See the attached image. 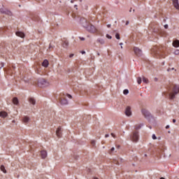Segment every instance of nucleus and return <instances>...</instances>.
Masks as SVG:
<instances>
[{
    "label": "nucleus",
    "instance_id": "f257e3e1",
    "mask_svg": "<svg viewBox=\"0 0 179 179\" xmlns=\"http://www.w3.org/2000/svg\"><path fill=\"white\" fill-rule=\"evenodd\" d=\"M80 23L83 24V27H85V29L89 31V33L94 34L96 31H97V29H96V27H94L93 24H90L87 25V20L86 19H81Z\"/></svg>",
    "mask_w": 179,
    "mask_h": 179
},
{
    "label": "nucleus",
    "instance_id": "f03ea898",
    "mask_svg": "<svg viewBox=\"0 0 179 179\" xmlns=\"http://www.w3.org/2000/svg\"><path fill=\"white\" fill-rule=\"evenodd\" d=\"M179 93V85H173V88L172 92L169 93V99L170 100H174L176 99V95Z\"/></svg>",
    "mask_w": 179,
    "mask_h": 179
},
{
    "label": "nucleus",
    "instance_id": "7ed1b4c3",
    "mask_svg": "<svg viewBox=\"0 0 179 179\" xmlns=\"http://www.w3.org/2000/svg\"><path fill=\"white\" fill-rule=\"evenodd\" d=\"M130 141L134 142V143H136L138 141H139V131L134 130L131 136H130Z\"/></svg>",
    "mask_w": 179,
    "mask_h": 179
},
{
    "label": "nucleus",
    "instance_id": "20e7f679",
    "mask_svg": "<svg viewBox=\"0 0 179 179\" xmlns=\"http://www.w3.org/2000/svg\"><path fill=\"white\" fill-rule=\"evenodd\" d=\"M49 83L44 78H40L38 80V86L40 87H46V86H48Z\"/></svg>",
    "mask_w": 179,
    "mask_h": 179
},
{
    "label": "nucleus",
    "instance_id": "39448f33",
    "mask_svg": "<svg viewBox=\"0 0 179 179\" xmlns=\"http://www.w3.org/2000/svg\"><path fill=\"white\" fill-rule=\"evenodd\" d=\"M152 52H155L157 58H159V59L166 58V57H164V53H163L162 50H158L157 52H155V49H152Z\"/></svg>",
    "mask_w": 179,
    "mask_h": 179
},
{
    "label": "nucleus",
    "instance_id": "423d86ee",
    "mask_svg": "<svg viewBox=\"0 0 179 179\" xmlns=\"http://www.w3.org/2000/svg\"><path fill=\"white\" fill-rule=\"evenodd\" d=\"M141 113L145 118H150V117H152V114H150V112H149V110L146 109H142Z\"/></svg>",
    "mask_w": 179,
    "mask_h": 179
},
{
    "label": "nucleus",
    "instance_id": "0eeeda50",
    "mask_svg": "<svg viewBox=\"0 0 179 179\" xmlns=\"http://www.w3.org/2000/svg\"><path fill=\"white\" fill-rule=\"evenodd\" d=\"M124 113L127 117H131V115H132V110H131V106H127L125 108Z\"/></svg>",
    "mask_w": 179,
    "mask_h": 179
},
{
    "label": "nucleus",
    "instance_id": "6e6552de",
    "mask_svg": "<svg viewBox=\"0 0 179 179\" xmlns=\"http://www.w3.org/2000/svg\"><path fill=\"white\" fill-rule=\"evenodd\" d=\"M0 12L3 15H7L8 16H12V12L9 11L7 9H0Z\"/></svg>",
    "mask_w": 179,
    "mask_h": 179
},
{
    "label": "nucleus",
    "instance_id": "1a4fd4ad",
    "mask_svg": "<svg viewBox=\"0 0 179 179\" xmlns=\"http://www.w3.org/2000/svg\"><path fill=\"white\" fill-rule=\"evenodd\" d=\"M59 103H60V104H62V106H66L69 103L68 99L66 98L61 97V98H59Z\"/></svg>",
    "mask_w": 179,
    "mask_h": 179
},
{
    "label": "nucleus",
    "instance_id": "9d476101",
    "mask_svg": "<svg viewBox=\"0 0 179 179\" xmlns=\"http://www.w3.org/2000/svg\"><path fill=\"white\" fill-rule=\"evenodd\" d=\"M134 51L136 55H137L138 57H141V55H142V50L138 48H134Z\"/></svg>",
    "mask_w": 179,
    "mask_h": 179
},
{
    "label": "nucleus",
    "instance_id": "9b49d317",
    "mask_svg": "<svg viewBox=\"0 0 179 179\" xmlns=\"http://www.w3.org/2000/svg\"><path fill=\"white\" fill-rule=\"evenodd\" d=\"M56 135L58 138H61L62 136V128L59 127L56 131Z\"/></svg>",
    "mask_w": 179,
    "mask_h": 179
},
{
    "label": "nucleus",
    "instance_id": "f8f14e48",
    "mask_svg": "<svg viewBox=\"0 0 179 179\" xmlns=\"http://www.w3.org/2000/svg\"><path fill=\"white\" fill-rule=\"evenodd\" d=\"M173 5L176 9L179 10V3H178V0H173Z\"/></svg>",
    "mask_w": 179,
    "mask_h": 179
},
{
    "label": "nucleus",
    "instance_id": "ddd939ff",
    "mask_svg": "<svg viewBox=\"0 0 179 179\" xmlns=\"http://www.w3.org/2000/svg\"><path fill=\"white\" fill-rule=\"evenodd\" d=\"M15 34L16 36H17V37H20L21 38H24V33L22 31H17Z\"/></svg>",
    "mask_w": 179,
    "mask_h": 179
},
{
    "label": "nucleus",
    "instance_id": "4468645a",
    "mask_svg": "<svg viewBox=\"0 0 179 179\" xmlns=\"http://www.w3.org/2000/svg\"><path fill=\"white\" fill-rule=\"evenodd\" d=\"M47 152L45 150L41 151V159H45L47 157Z\"/></svg>",
    "mask_w": 179,
    "mask_h": 179
},
{
    "label": "nucleus",
    "instance_id": "2eb2a0df",
    "mask_svg": "<svg viewBox=\"0 0 179 179\" xmlns=\"http://www.w3.org/2000/svg\"><path fill=\"white\" fill-rule=\"evenodd\" d=\"M173 46L175 47V48H178L179 47V41L178 40H175L173 41Z\"/></svg>",
    "mask_w": 179,
    "mask_h": 179
},
{
    "label": "nucleus",
    "instance_id": "dca6fc26",
    "mask_svg": "<svg viewBox=\"0 0 179 179\" xmlns=\"http://www.w3.org/2000/svg\"><path fill=\"white\" fill-rule=\"evenodd\" d=\"M0 117H1V118H6V117H8V113L5 111L0 112Z\"/></svg>",
    "mask_w": 179,
    "mask_h": 179
},
{
    "label": "nucleus",
    "instance_id": "f3484780",
    "mask_svg": "<svg viewBox=\"0 0 179 179\" xmlns=\"http://www.w3.org/2000/svg\"><path fill=\"white\" fill-rule=\"evenodd\" d=\"M29 102L32 104V106H36V99L34 98H29Z\"/></svg>",
    "mask_w": 179,
    "mask_h": 179
},
{
    "label": "nucleus",
    "instance_id": "a211bd4d",
    "mask_svg": "<svg viewBox=\"0 0 179 179\" xmlns=\"http://www.w3.org/2000/svg\"><path fill=\"white\" fill-rule=\"evenodd\" d=\"M13 103L15 106H17V104H19V99H17V97H14L13 99Z\"/></svg>",
    "mask_w": 179,
    "mask_h": 179
},
{
    "label": "nucleus",
    "instance_id": "6ab92c4d",
    "mask_svg": "<svg viewBox=\"0 0 179 179\" xmlns=\"http://www.w3.org/2000/svg\"><path fill=\"white\" fill-rule=\"evenodd\" d=\"M48 65H49V63H48V60L47 59H45L42 63V66H43L45 68H47Z\"/></svg>",
    "mask_w": 179,
    "mask_h": 179
},
{
    "label": "nucleus",
    "instance_id": "aec40b11",
    "mask_svg": "<svg viewBox=\"0 0 179 179\" xmlns=\"http://www.w3.org/2000/svg\"><path fill=\"white\" fill-rule=\"evenodd\" d=\"M29 120L30 118H29V117L27 116H25L22 120L24 124H27V122H29Z\"/></svg>",
    "mask_w": 179,
    "mask_h": 179
},
{
    "label": "nucleus",
    "instance_id": "412c9836",
    "mask_svg": "<svg viewBox=\"0 0 179 179\" xmlns=\"http://www.w3.org/2000/svg\"><path fill=\"white\" fill-rule=\"evenodd\" d=\"M64 48H68L69 45V42H68V41H65L63 44H62Z\"/></svg>",
    "mask_w": 179,
    "mask_h": 179
},
{
    "label": "nucleus",
    "instance_id": "4be33fe9",
    "mask_svg": "<svg viewBox=\"0 0 179 179\" xmlns=\"http://www.w3.org/2000/svg\"><path fill=\"white\" fill-rule=\"evenodd\" d=\"M142 127H143V124H136L135 126L136 131H138V129H141L142 128Z\"/></svg>",
    "mask_w": 179,
    "mask_h": 179
},
{
    "label": "nucleus",
    "instance_id": "5701e85b",
    "mask_svg": "<svg viewBox=\"0 0 179 179\" xmlns=\"http://www.w3.org/2000/svg\"><path fill=\"white\" fill-rule=\"evenodd\" d=\"M96 41L97 43H99V44H102V45L106 43V41L103 38H98Z\"/></svg>",
    "mask_w": 179,
    "mask_h": 179
},
{
    "label": "nucleus",
    "instance_id": "b1692460",
    "mask_svg": "<svg viewBox=\"0 0 179 179\" xmlns=\"http://www.w3.org/2000/svg\"><path fill=\"white\" fill-rule=\"evenodd\" d=\"M0 170L4 173V174H6V169H5V166L1 165L0 167Z\"/></svg>",
    "mask_w": 179,
    "mask_h": 179
},
{
    "label": "nucleus",
    "instance_id": "393cba45",
    "mask_svg": "<svg viewBox=\"0 0 179 179\" xmlns=\"http://www.w3.org/2000/svg\"><path fill=\"white\" fill-rule=\"evenodd\" d=\"M61 97H64V96H66L69 99H72V95L69 94H60Z\"/></svg>",
    "mask_w": 179,
    "mask_h": 179
},
{
    "label": "nucleus",
    "instance_id": "a878e982",
    "mask_svg": "<svg viewBox=\"0 0 179 179\" xmlns=\"http://www.w3.org/2000/svg\"><path fill=\"white\" fill-rule=\"evenodd\" d=\"M143 82L144 83H149V80L145 77H143Z\"/></svg>",
    "mask_w": 179,
    "mask_h": 179
},
{
    "label": "nucleus",
    "instance_id": "bb28decb",
    "mask_svg": "<svg viewBox=\"0 0 179 179\" xmlns=\"http://www.w3.org/2000/svg\"><path fill=\"white\" fill-rule=\"evenodd\" d=\"M137 83H138V85H141V83H142V78H141V77H138V78H137Z\"/></svg>",
    "mask_w": 179,
    "mask_h": 179
},
{
    "label": "nucleus",
    "instance_id": "cd10ccee",
    "mask_svg": "<svg viewBox=\"0 0 179 179\" xmlns=\"http://www.w3.org/2000/svg\"><path fill=\"white\" fill-rule=\"evenodd\" d=\"M128 93H129V91L128 90H124L123 91V94L127 95V94H128Z\"/></svg>",
    "mask_w": 179,
    "mask_h": 179
},
{
    "label": "nucleus",
    "instance_id": "c85d7f7f",
    "mask_svg": "<svg viewBox=\"0 0 179 179\" xmlns=\"http://www.w3.org/2000/svg\"><path fill=\"white\" fill-rule=\"evenodd\" d=\"M115 38H117V40H120V38H121L120 37V34H115Z\"/></svg>",
    "mask_w": 179,
    "mask_h": 179
},
{
    "label": "nucleus",
    "instance_id": "c756f323",
    "mask_svg": "<svg viewBox=\"0 0 179 179\" xmlns=\"http://www.w3.org/2000/svg\"><path fill=\"white\" fill-rule=\"evenodd\" d=\"M91 143H92V146H94V145H96V141L92 140V141H91Z\"/></svg>",
    "mask_w": 179,
    "mask_h": 179
},
{
    "label": "nucleus",
    "instance_id": "7c9ffc66",
    "mask_svg": "<svg viewBox=\"0 0 179 179\" xmlns=\"http://www.w3.org/2000/svg\"><path fill=\"white\" fill-rule=\"evenodd\" d=\"M106 38L111 40V38H113V37L111 36H110L109 34H106Z\"/></svg>",
    "mask_w": 179,
    "mask_h": 179
},
{
    "label": "nucleus",
    "instance_id": "2f4dec72",
    "mask_svg": "<svg viewBox=\"0 0 179 179\" xmlns=\"http://www.w3.org/2000/svg\"><path fill=\"white\" fill-rule=\"evenodd\" d=\"M175 55H179V50H176L174 52Z\"/></svg>",
    "mask_w": 179,
    "mask_h": 179
},
{
    "label": "nucleus",
    "instance_id": "473e14b6",
    "mask_svg": "<svg viewBox=\"0 0 179 179\" xmlns=\"http://www.w3.org/2000/svg\"><path fill=\"white\" fill-rule=\"evenodd\" d=\"M115 150V148L114 147H113L111 149H110V151L109 152V153H113V152H114Z\"/></svg>",
    "mask_w": 179,
    "mask_h": 179
},
{
    "label": "nucleus",
    "instance_id": "72a5a7b5",
    "mask_svg": "<svg viewBox=\"0 0 179 179\" xmlns=\"http://www.w3.org/2000/svg\"><path fill=\"white\" fill-rule=\"evenodd\" d=\"M152 139H154V140L157 139V137L156 135H155V134H152Z\"/></svg>",
    "mask_w": 179,
    "mask_h": 179
},
{
    "label": "nucleus",
    "instance_id": "f704fd0d",
    "mask_svg": "<svg viewBox=\"0 0 179 179\" xmlns=\"http://www.w3.org/2000/svg\"><path fill=\"white\" fill-rule=\"evenodd\" d=\"M80 40H81V41H85V38L84 37H79Z\"/></svg>",
    "mask_w": 179,
    "mask_h": 179
},
{
    "label": "nucleus",
    "instance_id": "c9c22d12",
    "mask_svg": "<svg viewBox=\"0 0 179 179\" xmlns=\"http://www.w3.org/2000/svg\"><path fill=\"white\" fill-rule=\"evenodd\" d=\"M164 28H165V29H169V25H168V24H165V25H164Z\"/></svg>",
    "mask_w": 179,
    "mask_h": 179
},
{
    "label": "nucleus",
    "instance_id": "e433bc0d",
    "mask_svg": "<svg viewBox=\"0 0 179 179\" xmlns=\"http://www.w3.org/2000/svg\"><path fill=\"white\" fill-rule=\"evenodd\" d=\"M111 136H113V138H115V134H113V133H111Z\"/></svg>",
    "mask_w": 179,
    "mask_h": 179
},
{
    "label": "nucleus",
    "instance_id": "4c0bfd02",
    "mask_svg": "<svg viewBox=\"0 0 179 179\" xmlns=\"http://www.w3.org/2000/svg\"><path fill=\"white\" fill-rule=\"evenodd\" d=\"M129 24V21L126 22V26H128Z\"/></svg>",
    "mask_w": 179,
    "mask_h": 179
},
{
    "label": "nucleus",
    "instance_id": "58836bf2",
    "mask_svg": "<svg viewBox=\"0 0 179 179\" xmlns=\"http://www.w3.org/2000/svg\"><path fill=\"white\" fill-rule=\"evenodd\" d=\"M169 128H170V125H166V129H169Z\"/></svg>",
    "mask_w": 179,
    "mask_h": 179
},
{
    "label": "nucleus",
    "instance_id": "ea45409f",
    "mask_svg": "<svg viewBox=\"0 0 179 179\" xmlns=\"http://www.w3.org/2000/svg\"><path fill=\"white\" fill-rule=\"evenodd\" d=\"M73 55H74L73 54H71V55H69V57H70V58H72V57H73Z\"/></svg>",
    "mask_w": 179,
    "mask_h": 179
},
{
    "label": "nucleus",
    "instance_id": "a19ab883",
    "mask_svg": "<svg viewBox=\"0 0 179 179\" xmlns=\"http://www.w3.org/2000/svg\"><path fill=\"white\" fill-rule=\"evenodd\" d=\"M109 136H110V135H108V134L105 135V138H108Z\"/></svg>",
    "mask_w": 179,
    "mask_h": 179
},
{
    "label": "nucleus",
    "instance_id": "79ce46f5",
    "mask_svg": "<svg viewBox=\"0 0 179 179\" xmlns=\"http://www.w3.org/2000/svg\"><path fill=\"white\" fill-rule=\"evenodd\" d=\"M81 54H86V52L85 51H81Z\"/></svg>",
    "mask_w": 179,
    "mask_h": 179
},
{
    "label": "nucleus",
    "instance_id": "37998d69",
    "mask_svg": "<svg viewBox=\"0 0 179 179\" xmlns=\"http://www.w3.org/2000/svg\"><path fill=\"white\" fill-rule=\"evenodd\" d=\"M122 44H123L122 43H120V47H121L122 49Z\"/></svg>",
    "mask_w": 179,
    "mask_h": 179
},
{
    "label": "nucleus",
    "instance_id": "c03bdc74",
    "mask_svg": "<svg viewBox=\"0 0 179 179\" xmlns=\"http://www.w3.org/2000/svg\"><path fill=\"white\" fill-rule=\"evenodd\" d=\"M50 48H52V46L51 45V44H50L49 45V50H50Z\"/></svg>",
    "mask_w": 179,
    "mask_h": 179
},
{
    "label": "nucleus",
    "instance_id": "a18cd8bd",
    "mask_svg": "<svg viewBox=\"0 0 179 179\" xmlns=\"http://www.w3.org/2000/svg\"><path fill=\"white\" fill-rule=\"evenodd\" d=\"M171 71V69H168L167 72H170Z\"/></svg>",
    "mask_w": 179,
    "mask_h": 179
},
{
    "label": "nucleus",
    "instance_id": "49530a36",
    "mask_svg": "<svg viewBox=\"0 0 179 179\" xmlns=\"http://www.w3.org/2000/svg\"><path fill=\"white\" fill-rule=\"evenodd\" d=\"M116 148H117V149H120V148H121V146L117 145Z\"/></svg>",
    "mask_w": 179,
    "mask_h": 179
},
{
    "label": "nucleus",
    "instance_id": "de8ad7c7",
    "mask_svg": "<svg viewBox=\"0 0 179 179\" xmlns=\"http://www.w3.org/2000/svg\"><path fill=\"white\" fill-rule=\"evenodd\" d=\"M114 164H118V162L115 161V162H114Z\"/></svg>",
    "mask_w": 179,
    "mask_h": 179
},
{
    "label": "nucleus",
    "instance_id": "09e8293b",
    "mask_svg": "<svg viewBox=\"0 0 179 179\" xmlns=\"http://www.w3.org/2000/svg\"><path fill=\"white\" fill-rule=\"evenodd\" d=\"M107 27H108V28L111 27V24H108Z\"/></svg>",
    "mask_w": 179,
    "mask_h": 179
},
{
    "label": "nucleus",
    "instance_id": "8fccbe9b",
    "mask_svg": "<svg viewBox=\"0 0 179 179\" xmlns=\"http://www.w3.org/2000/svg\"><path fill=\"white\" fill-rule=\"evenodd\" d=\"M176 119H173V123H176Z\"/></svg>",
    "mask_w": 179,
    "mask_h": 179
},
{
    "label": "nucleus",
    "instance_id": "3c124183",
    "mask_svg": "<svg viewBox=\"0 0 179 179\" xmlns=\"http://www.w3.org/2000/svg\"><path fill=\"white\" fill-rule=\"evenodd\" d=\"M74 8H76V9H78V6H77V5H75V6H74Z\"/></svg>",
    "mask_w": 179,
    "mask_h": 179
},
{
    "label": "nucleus",
    "instance_id": "603ef678",
    "mask_svg": "<svg viewBox=\"0 0 179 179\" xmlns=\"http://www.w3.org/2000/svg\"><path fill=\"white\" fill-rule=\"evenodd\" d=\"M155 81L157 82V78H155Z\"/></svg>",
    "mask_w": 179,
    "mask_h": 179
},
{
    "label": "nucleus",
    "instance_id": "864d4df0",
    "mask_svg": "<svg viewBox=\"0 0 179 179\" xmlns=\"http://www.w3.org/2000/svg\"><path fill=\"white\" fill-rule=\"evenodd\" d=\"M129 12H132V8H130Z\"/></svg>",
    "mask_w": 179,
    "mask_h": 179
},
{
    "label": "nucleus",
    "instance_id": "5fc2aeb1",
    "mask_svg": "<svg viewBox=\"0 0 179 179\" xmlns=\"http://www.w3.org/2000/svg\"><path fill=\"white\" fill-rule=\"evenodd\" d=\"M99 55H100V53H99V52H98V53H97V56H98V57H99Z\"/></svg>",
    "mask_w": 179,
    "mask_h": 179
},
{
    "label": "nucleus",
    "instance_id": "6e6d98bb",
    "mask_svg": "<svg viewBox=\"0 0 179 179\" xmlns=\"http://www.w3.org/2000/svg\"><path fill=\"white\" fill-rule=\"evenodd\" d=\"M71 3H73V0H71Z\"/></svg>",
    "mask_w": 179,
    "mask_h": 179
},
{
    "label": "nucleus",
    "instance_id": "4d7b16f0",
    "mask_svg": "<svg viewBox=\"0 0 179 179\" xmlns=\"http://www.w3.org/2000/svg\"><path fill=\"white\" fill-rule=\"evenodd\" d=\"M171 71H174V68L171 69Z\"/></svg>",
    "mask_w": 179,
    "mask_h": 179
},
{
    "label": "nucleus",
    "instance_id": "13d9d810",
    "mask_svg": "<svg viewBox=\"0 0 179 179\" xmlns=\"http://www.w3.org/2000/svg\"><path fill=\"white\" fill-rule=\"evenodd\" d=\"M122 160H123L122 158H120V162H122Z\"/></svg>",
    "mask_w": 179,
    "mask_h": 179
},
{
    "label": "nucleus",
    "instance_id": "bf43d9fd",
    "mask_svg": "<svg viewBox=\"0 0 179 179\" xmlns=\"http://www.w3.org/2000/svg\"><path fill=\"white\" fill-rule=\"evenodd\" d=\"M133 12H135V9L133 10Z\"/></svg>",
    "mask_w": 179,
    "mask_h": 179
},
{
    "label": "nucleus",
    "instance_id": "052dcab7",
    "mask_svg": "<svg viewBox=\"0 0 179 179\" xmlns=\"http://www.w3.org/2000/svg\"><path fill=\"white\" fill-rule=\"evenodd\" d=\"M13 122H15V120H13Z\"/></svg>",
    "mask_w": 179,
    "mask_h": 179
},
{
    "label": "nucleus",
    "instance_id": "680f3d73",
    "mask_svg": "<svg viewBox=\"0 0 179 179\" xmlns=\"http://www.w3.org/2000/svg\"><path fill=\"white\" fill-rule=\"evenodd\" d=\"M145 156L146 157V156H148V155H145Z\"/></svg>",
    "mask_w": 179,
    "mask_h": 179
}]
</instances>
